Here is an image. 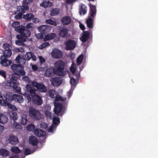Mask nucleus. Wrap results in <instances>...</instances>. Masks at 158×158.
<instances>
[{"mask_svg": "<svg viewBox=\"0 0 158 158\" xmlns=\"http://www.w3.org/2000/svg\"><path fill=\"white\" fill-rule=\"evenodd\" d=\"M14 28L15 31L20 34L16 36L18 40L16 41V44L20 46L24 45L23 42L26 41L27 38L30 36L31 32L28 29H25V27H22L20 26H17Z\"/></svg>", "mask_w": 158, "mask_h": 158, "instance_id": "nucleus-1", "label": "nucleus"}, {"mask_svg": "<svg viewBox=\"0 0 158 158\" xmlns=\"http://www.w3.org/2000/svg\"><path fill=\"white\" fill-rule=\"evenodd\" d=\"M18 78L15 75H12L9 77V78L7 81V85L9 87H12L16 92L19 94H21V88L18 87L17 83Z\"/></svg>", "mask_w": 158, "mask_h": 158, "instance_id": "nucleus-2", "label": "nucleus"}, {"mask_svg": "<svg viewBox=\"0 0 158 158\" xmlns=\"http://www.w3.org/2000/svg\"><path fill=\"white\" fill-rule=\"evenodd\" d=\"M11 68L15 75L23 76L26 74V72L24 70V67L22 65L13 64L11 66Z\"/></svg>", "mask_w": 158, "mask_h": 158, "instance_id": "nucleus-3", "label": "nucleus"}, {"mask_svg": "<svg viewBox=\"0 0 158 158\" xmlns=\"http://www.w3.org/2000/svg\"><path fill=\"white\" fill-rule=\"evenodd\" d=\"M55 64L56 69L59 73V75L64 76L66 74V72L64 71L65 65L64 62L61 60H59L56 62Z\"/></svg>", "mask_w": 158, "mask_h": 158, "instance_id": "nucleus-4", "label": "nucleus"}, {"mask_svg": "<svg viewBox=\"0 0 158 158\" xmlns=\"http://www.w3.org/2000/svg\"><path fill=\"white\" fill-rule=\"evenodd\" d=\"M29 114L30 117L34 120H39L41 119V114L40 111L32 106L29 109Z\"/></svg>", "mask_w": 158, "mask_h": 158, "instance_id": "nucleus-5", "label": "nucleus"}, {"mask_svg": "<svg viewBox=\"0 0 158 158\" xmlns=\"http://www.w3.org/2000/svg\"><path fill=\"white\" fill-rule=\"evenodd\" d=\"M0 97L2 98L5 105L13 101V94L11 93L7 92L4 94L2 96L1 93L0 92Z\"/></svg>", "mask_w": 158, "mask_h": 158, "instance_id": "nucleus-6", "label": "nucleus"}, {"mask_svg": "<svg viewBox=\"0 0 158 158\" xmlns=\"http://www.w3.org/2000/svg\"><path fill=\"white\" fill-rule=\"evenodd\" d=\"M32 84L41 92L46 93L47 91V87L43 83H38L36 81H33L32 82Z\"/></svg>", "mask_w": 158, "mask_h": 158, "instance_id": "nucleus-7", "label": "nucleus"}, {"mask_svg": "<svg viewBox=\"0 0 158 158\" xmlns=\"http://www.w3.org/2000/svg\"><path fill=\"white\" fill-rule=\"evenodd\" d=\"M76 45L75 41L71 39L68 40L65 44V49L67 50H70L73 49L75 48Z\"/></svg>", "mask_w": 158, "mask_h": 158, "instance_id": "nucleus-8", "label": "nucleus"}, {"mask_svg": "<svg viewBox=\"0 0 158 158\" xmlns=\"http://www.w3.org/2000/svg\"><path fill=\"white\" fill-rule=\"evenodd\" d=\"M52 84L54 86H60L62 82V80L59 77H54L50 79Z\"/></svg>", "mask_w": 158, "mask_h": 158, "instance_id": "nucleus-9", "label": "nucleus"}, {"mask_svg": "<svg viewBox=\"0 0 158 158\" xmlns=\"http://www.w3.org/2000/svg\"><path fill=\"white\" fill-rule=\"evenodd\" d=\"M32 101L33 103L40 106L43 103L42 98L38 95H35L32 96Z\"/></svg>", "mask_w": 158, "mask_h": 158, "instance_id": "nucleus-10", "label": "nucleus"}, {"mask_svg": "<svg viewBox=\"0 0 158 158\" xmlns=\"http://www.w3.org/2000/svg\"><path fill=\"white\" fill-rule=\"evenodd\" d=\"M7 58L4 56H0V64L3 66L7 67L11 64L12 60H9Z\"/></svg>", "mask_w": 158, "mask_h": 158, "instance_id": "nucleus-11", "label": "nucleus"}, {"mask_svg": "<svg viewBox=\"0 0 158 158\" xmlns=\"http://www.w3.org/2000/svg\"><path fill=\"white\" fill-rule=\"evenodd\" d=\"M89 7V17L91 18H94L96 15L97 9L96 7L94 5H92L90 3L88 4Z\"/></svg>", "mask_w": 158, "mask_h": 158, "instance_id": "nucleus-12", "label": "nucleus"}, {"mask_svg": "<svg viewBox=\"0 0 158 158\" xmlns=\"http://www.w3.org/2000/svg\"><path fill=\"white\" fill-rule=\"evenodd\" d=\"M38 29L39 31L44 33L45 35L47 33L49 32L51 30V27L50 26L46 25L40 26Z\"/></svg>", "mask_w": 158, "mask_h": 158, "instance_id": "nucleus-13", "label": "nucleus"}, {"mask_svg": "<svg viewBox=\"0 0 158 158\" xmlns=\"http://www.w3.org/2000/svg\"><path fill=\"white\" fill-rule=\"evenodd\" d=\"M69 30L65 27L61 28L59 31V35L63 38H67L68 37V33Z\"/></svg>", "mask_w": 158, "mask_h": 158, "instance_id": "nucleus-14", "label": "nucleus"}, {"mask_svg": "<svg viewBox=\"0 0 158 158\" xmlns=\"http://www.w3.org/2000/svg\"><path fill=\"white\" fill-rule=\"evenodd\" d=\"M52 56L55 59H60L62 57L63 53L61 51L55 49L52 52Z\"/></svg>", "mask_w": 158, "mask_h": 158, "instance_id": "nucleus-15", "label": "nucleus"}, {"mask_svg": "<svg viewBox=\"0 0 158 158\" xmlns=\"http://www.w3.org/2000/svg\"><path fill=\"white\" fill-rule=\"evenodd\" d=\"M25 88L26 90L29 93L32 97L33 95H36V92L37 90L32 85L27 84L25 86Z\"/></svg>", "mask_w": 158, "mask_h": 158, "instance_id": "nucleus-16", "label": "nucleus"}, {"mask_svg": "<svg viewBox=\"0 0 158 158\" xmlns=\"http://www.w3.org/2000/svg\"><path fill=\"white\" fill-rule=\"evenodd\" d=\"M56 73L55 69L54 67H50L47 69L45 72V75L47 77H51Z\"/></svg>", "mask_w": 158, "mask_h": 158, "instance_id": "nucleus-17", "label": "nucleus"}, {"mask_svg": "<svg viewBox=\"0 0 158 158\" xmlns=\"http://www.w3.org/2000/svg\"><path fill=\"white\" fill-rule=\"evenodd\" d=\"M33 1V0H23L22 2V6H19L18 7L21 9H22L25 11L29 9L28 4Z\"/></svg>", "mask_w": 158, "mask_h": 158, "instance_id": "nucleus-18", "label": "nucleus"}, {"mask_svg": "<svg viewBox=\"0 0 158 158\" xmlns=\"http://www.w3.org/2000/svg\"><path fill=\"white\" fill-rule=\"evenodd\" d=\"M9 143L13 145H15L19 142L18 138L14 135H10L8 139Z\"/></svg>", "mask_w": 158, "mask_h": 158, "instance_id": "nucleus-19", "label": "nucleus"}, {"mask_svg": "<svg viewBox=\"0 0 158 158\" xmlns=\"http://www.w3.org/2000/svg\"><path fill=\"white\" fill-rule=\"evenodd\" d=\"M63 108V106L61 103H58L55 106L54 112L56 114L59 115L62 111Z\"/></svg>", "mask_w": 158, "mask_h": 158, "instance_id": "nucleus-20", "label": "nucleus"}, {"mask_svg": "<svg viewBox=\"0 0 158 158\" xmlns=\"http://www.w3.org/2000/svg\"><path fill=\"white\" fill-rule=\"evenodd\" d=\"M89 32L88 31H84L82 36L80 38V40L83 43L87 41L89 38Z\"/></svg>", "mask_w": 158, "mask_h": 158, "instance_id": "nucleus-21", "label": "nucleus"}, {"mask_svg": "<svg viewBox=\"0 0 158 158\" xmlns=\"http://www.w3.org/2000/svg\"><path fill=\"white\" fill-rule=\"evenodd\" d=\"M62 23L64 25L69 24L71 22V19L69 16H67L63 17L61 19Z\"/></svg>", "mask_w": 158, "mask_h": 158, "instance_id": "nucleus-22", "label": "nucleus"}, {"mask_svg": "<svg viewBox=\"0 0 158 158\" xmlns=\"http://www.w3.org/2000/svg\"><path fill=\"white\" fill-rule=\"evenodd\" d=\"M35 135L39 137H44L46 135L45 131L40 129H36L34 131Z\"/></svg>", "mask_w": 158, "mask_h": 158, "instance_id": "nucleus-23", "label": "nucleus"}, {"mask_svg": "<svg viewBox=\"0 0 158 158\" xmlns=\"http://www.w3.org/2000/svg\"><path fill=\"white\" fill-rule=\"evenodd\" d=\"M27 122V115L25 114H22L19 119V123L22 125H25Z\"/></svg>", "mask_w": 158, "mask_h": 158, "instance_id": "nucleus-24", "label": "nucleus"}, {"mask_svg": "<svg viewBox=\"0 0 158 158\" xmlns=\"http://www.w3.org/2000/svg\"><path fill=\"white\" fill-rule=\"evenodd\" d=\"M25 57L26 60H29L31 59H32V60L35 61L36 59V56L31 52L27 53L26 55H25Z\"/></svg>", "mask_w": 158, "mask_h": 158, "instance_id": "nucleus-25", "label": "nucleus"}, {"mask_svg": "<svg viewBox=\"0 0 158 158\" xmlns=\"http://www.w3.org/2000/svg\"><path fill=\"white\" fill-rule=\"evenodd\" d=\"M15 60L16 62L20 65L24 64L26 62V59L23 56H21L20 55H18L15 59Z\"/></svg>", "mask_w": 158, "mask_h": 158, "instance_id": "nucleus-26", "label": "nucleus"}, {"mask_svg": "<svg viewBox=\"0 0 158 158\" xmlns=\"http://www.w3.org/2000/svg\"><path fill=\"white\" fill-rule=\"evenodd\" d=\"M13 100L19 103H22L23 101V96L21 95L16 94H13Z\"/></svg>", "mask_w": 158, "mask_h": 158, "instance_id": "nucleus-27", "label": "nucleus"}, {"mask_svg": "<svg viewBox=\"0 0 158 158\" xmlns=\"http://www.w3.org/2000/svg\"><path fill=\"white\" fill-rule=\"evenodd\" d=\"M17 10L19 13L15 16V19H19L22 18L23 15L25 12V11L24 10L21 9L20 8H17Z\"/></svg>", "mask_w": 158, "mask_h": 158, "instance_id": "nucleus-28", "label": "nucleus"}, {"mask_svg": "<svg viewBox=\"0 0 158 158\" xmlns=\"http://www.w3.org/2000/svg\"><path fill=\"white\" fill-rule=\"evenodd\" d=\"M29 143L33 146H36L38 144V141L34 136H31L29 139Z\"/></svg>", "mask_w": 158, "mask_h": 158, "instance_id": "nucleus-29", "label": "nucleus"}, {"mask_svg": "<svg viewBox=\"0 0 158 158\" xmlns=\"http://www.w3.org/2000/svg\"><path fill=\"white\" fill-rule=\"evenodd\" d=\"M8 121L7 116L3 114L0 113V123L2 124L6 123Z\"/></svg>", "mask_w": 158, "mask_h": 158, "instance_id": "nucleus-30", "label": "nucleus"}, {"mask_svg": "<svg viewBox=\"0 0 158 158\" xmlns=\"http://www.w3.org/2000/svg\"><path fill=\"white\" fill-rule=\"evenodd\" d=\"M10 117V118L11 120H13L14 122L18 119V117L17 114L16 112L13 111H10L9 113Z\"/></svg>", "mask_w": 158, "mask_h": 158, "instance_id": "nucleus-31", "label": "nucleus"}, {"mask_svg": "<svg viewBox=\"0 0 158 158\" xmlns=\"http://www.w3.org/2000/svg\"><path fill=\"white\" fill-rule=\"evenodd\" d=\"M93 20L90 17L86 20V23L87 26L89 28H92L93 27Z\"/></svg>", "mask_w": 158, "mask_h": 158, "instance_id": "nucleus-32", "label": "nucleus"}, {"mask_svg": "<svg viewBox=\"0 0 158 158\" xmlns=\"http://www.w3.org/2000/svg\"><path fill=\"white\" fill-rule=\"evenodd\" d=\"M45 35V36L44 38V40L46 41L53 39L56 36V35L55 33H51L48 34L46 35Z\"/></svg>", "mask_w": 158, "mask_h": 158, "instance_id": "nucleus-33", "label": "nucleus"}, {"mask_svg": "<svg viewBox=\"0 0 158 158\" xmlns=\"http://www.w3.org/2000/svg\"><path fill=\"white\" fill-rule=\"evenodd\" d=\"M87 7L85 5L81 4L80 8L79 9V12L80 15L83 14L85 15L87 13L86 10Z\"/></svg>", "mask_w": 158, "mask_h": 158, "instance_id": "nucleus-34", "label": "nucleus"}, {"mask_svg": "<svg viewBox=\"0 0 158 158\" xmlns=\"http://www.w3.org/2000/svg\"><path fill=\"white\" fill-rule=\"evenodd\" d=\"M52 5V3L50 1H44L43 2L40 4V6L44 8L47 7H50Z\"/></svg>", "mask_w": 158, "mask_h": 158, "instance_id": "nucleus-35", "label": "nucleus"}, {"mask_svg": "<svg viewBox=\"0 0 158 158\" xmlns=\"http://www.w3.org/2000/svg\"><path fill=\"white\" fill-rule=\"evenodd\" d=\"M9 152L6 149L4 148L0 149V155L3 156L7 157L9 155Z\"/></svg>", "mask_w": 158, "mask_h": 158, "instance_id": "nucleus-36", "label": "nucleus"}, {"mask_svg": "<svg viewBox=\"0 0 158 158\" xmlns=\"http://www.w3.org/2000/svg\"><path fill=\"white\" fill-rule=\"evenodd\" d=\"M60 12V10L57 8H54L52 9L51 11L50 15L54 16L58 15Z\"/></svg>", "mask_w": 158, "mask_h": 158, "instance_id": "nucleus-37", "label": "nucleus"}, {"mask_svg": "<svg viewBox=\"0 0 158 158\" xmlns=\"http://www.w3.org/2000/svg\"><path fill=\"white\" fill-rule=\"evenodd\" d=\"M34 17V15L32 14L27 13L23 15V18L26 20L29 21L32 19Z\"/></svg>", "mask_w": 158, "mask_h": 158, "instance_id": "nucleus-38", "label": "nucleus"}, {"mask_svg": "<svg viewBox=\"0 0 158 158\" xmlns=\"http://www.w3.org/2000/svg\"><path fill=\"white\" fill-rule=\"evenodd\" d=\"M12 54L11 50L10 49L6 50H5L3 54L2 55V56H4L8 58L10 57Z\"/></svg>", "mask_w": 158, "mask_h": 158, "instance_id": "nucleus-39", "label": "nucleus"}, {"mask_svg": "<svg viewBox=\"0 0 158 158\" xmlns=\"http://www.w3.org/2000/svg\"><path fill=\"white\" fill-rule=\"evenodd\" d=\"M56 92V91L53 89L49 90L48 92L49 96L52 98H56L55 95Z\"/></svg>", "mask_w": 158, "mask_h": 158, "instance_id": "nucleus-40", "label": "nucleus"}, {"mask_svg": "<svg viewBox=\"0 0 158 158\" xmlns=\"http://www.w3.org/2000/svg\"><path fill=\"white\" fill-rule=\"evenodd\" d=\"M36 127L33 124H30L28 125L27 127V130L29 131H33L34 133V131L36 130Z\"/></svg>", "mask_w": 158, "mask_h": 158, "instance_id": "nucleus-41", "label": "nucleus"}, {"mask_svg": "<svg viewBox=\"0 0 158 158\" xmlns=\"http://www.w3.org/2000/svg\"><path fill=\"white\" fill-rule=\"evenodd\" d=\"M10 150L12 152L15 153H19L21 152V150L17 146L11 147Z\"/></svg>", "mask_w": 158, "mask_h": 158, "instance_id": "nucleus-42", "label": "nucleus"}, {"mask_svg": "<svg viewBox=\"0 0 158 158\" xmlns=\"http://www.w3.org/2000/svg\"><path fill=\"white\" fill-rule=\"evenodd\" d=\"M35 149L36 148H35L33 150L31 151L29 148H26L24 150V154L26 155L31 154L35 152Z\"/></svg>", "mask_w": 158, "mask_h": 158, "instance_id": "nucleus-43", "label": "nucleus"}, {"mask_svg": "<svg viewBox=\"0 0 158 158\" xmlns=\"http://www.w3.org/2000/svg\"><path fill=\"white\" fill-rule=\"evenodd\" d=\"M83 56V55L81 54L77 58V64L78 65H79L82 63Z\"/></svg>", "mask_w": 158, "mask_h": 158, "instance_id": "nucleus-44", "label": "nucleus"}, {"mask_svg": "<svg viewBox=\"0 0 158 158\" xmlns=\"http://www.w3.org/2000/svg\"><path fill=\"white\" fill-rule=\"evenodd\" d=\"M46 22L48 24H49L54 26H56L57 25L56 22L52 20L49 19L46 20Z\"/></svg>", "mask_w": 158, "mask_h": 158, "instance_id": "nucleus-45", "label": "nucleus"}, {"mask_svg": "<svg viewBox=\"0 0 158 158\" xmlns=\"http://www.w3.org/2000/svg\"><path fill=\"white\" fill-rule=\"evenodd\" d=\"M5 106H7L8 107V108L11 109L12 110L14 111H16L17 110V108L14 105H12L10 103H9L7 104H6V105H5Z\"/></svg>", "mask_w": 158, "mask_h": 158, "instance_id": "nucleus-46", "label": "nucleus"}, {"mask_svg": "<svg viewBox=\"0 0 158 158\" xmlns=\"http://www.w3.org/2000/svg\"><path fill=\"white\" fill-rule=\"evenodd\" d=\"M60 122V118L59 117H54L53 119V123L54 125H57Z\"/></svg>", "mask_w": 158, "mask_h": 158, "instance_id": "nucleus-47", "label": "nucleus"}, {"mask_svg": "<svg viewBox=\"0 0 158 158\" xmlns=\"http://www.w3.org/2000/svg\"><path fill=\"white\" fill-rule=\"evenodd\" d=\"M49 44H50L48 42H45L40 45L39 46V48L40 49H42L47 46H49Z\"/></svg>", "mask_w": 158, "mask_h": 158, "instance_id": "nucleus-48", "label": "nucleus"}, {"mask_svg": "<svg viewBox=\"0 0 158 158\" xmlns=\"http://www.w3.org/2000/svg\"><path fill=\"white\" fill-rule=\"evenodd\" d=\"M14 124L17 129H21L22 128L21 124L19 123H16L15 121L14 122Z\"/></svg>", "mask_w": 158, "mask_h": 158, "instance_id": "nucleus-49", "label": "nucleus"}, {"mask_svg": "<svg viewBox=\"0 0 158 158\" xmlns=\"http://www.w3.org/2000/svg\"><path fill=\"white\" fill-rule=\"evenodd\" d=\"M2 47L5 50H8L10 49V48L11 47L10 46V44L7 43H5L3 44L2 46Z\"/></svg>", "mask_w": 158, "mask_h": 158, "instance_id": "nucleus-50", "label": "nucleus"}, {"mask_svg": "<svg viewBox=\"0 0 158 158\" xmlns=\"http://www.w3.org/2000/svg\"><path fill=\"white\" fill-rule=\"evenodd\" d=\"M45 35L44 33L40 32L36 34V37L38 39H42L44 38V35Z\"/></svg>", "mask_w": 158, "mask_h": 158, "instance_id": "nucleus-51", "label": "nucleus"}, {"mask_svg": "<svg viewBox=\"0 0 158 158\" xmlns=\"http://www.w3.org/2000/svg\"><path fill=\"white\" fill-rule=\"evenodd\" d=\"M0 76H2L5 79L6 78V72L2 70H0Z\"/></svg>", "mask_w": 158, "mask_h": 158, "instance_id": "nucleus-52", "label": "nucleus"}, {"mask_svg": "<svg viewBox=\"0 0 158 158\" xmlns=\"http://www.w3.org/2000/svg\"><path fill=\"white\" fill-rule=\"evenodd\" d=\"M65 100V98L61 97L60 96H56L55 98V100L56 101H64Z\"/></svg>", "mask_w": 158, "mask_h": 158, "instance_id": "nucleus-53", "label": "nucleus"}, {"mask_svg": "<svg viewBox=\"0 0 158 158\" xmlns=\"http://www.w3.org/2000/svg\"><path fill=\"white\" fill-rule=\"evenodd\" d=\"M40 126L43 129H46L48 128V125L47 123L43 122L41 124Z\"/></svg>", "mask_w": 158, "mask_h": 158, "instance_id": "nucleus-54", "label": "nucleus"}, {"mask_svg": "<svg viewBox=\"0 0 158 158\" xmlns=\"http://www.w3.org/2000/svg\"><path fill=\"white\" fill-rule=\"evenodd\" d=\"M76 82V80L75 79L73 78V77H72L71 78L70 81V83L72 86L74 85Z\"/></svg>", "mask_w": 158, "mask_h": 158, "instance_id": "nucleus-55", "label": "nucleus"}, {"mask_svg": "<svg viewBox=\"0 0 158 158\" xmlns=\"http://www.w3.org/2000/svg\"><path fill=\"white\" fill-rule=\"evenodd\" d=\"M19 22L17 21L14 22L12 24V26L14 28L15 27H16L17 26H19Z\"/></svg>", "mask_w": 158, "mask_h": 158, "instance_id": "nucleus-56", "label": "nucleus"}, {"mask_svg": "<svg viewBox=\"0 0 158 158\" xmlns=\"http://www.w3.org/2000/svg\"><path fill=\"white\" fill-rule=\"evenodd\" d=\"M45 113L46 116L47 117H50L51 116V113L48 111L46 110Z\"/></svg>", "mask_w": 158, "mask_h": 158, "instance_id": "nucleus-57", "label": "nucleus"}, {"mask_svg": "<svg viewBox=\"0 0 158 158\" xmlns=\"http://www.w3.org/2000/svg\"><path fill=\"white\" fill-rule=\"evenodd\" d=\"M33 24L32 23H29L27 24L26 27H25V29H28L29 28H32Z\"/></svg>", "mask_w": 158, "mask_h": 158, "instance_id": "nucleus-58", "label": "nucleus"}, {"mask_svg": "<svg viewBox=\"0 0 158 158\" xmlns=\"http://www.w3.org/2000/svg\"><path fill=\"white\" fill-rule=\"evenodd\" d=\"M54 128V126L52 125L48 129V131L49 132H53V129Z\"/></svg>", "mask_w": 158, "mask_h": 158, "instance_id": "nucleus-59", "label": "nucleus"}, {"mask_svg": "<svg viewBox=\"0 0 158 158\" xmlns=\"http://www.w3.org/2000/svg\"><path fill=\"white\" fill-rule=\"evenodd\" d=\"M39 58L40 62L42 63L44 62L45 61L44 59L42 56H39Z\"/></svg>", "mask_w": 158, "mask_h": 158, "instance_id": "nucleus-60", "label": "nucleus"}, {"mask_svg": "<svg viewBox=\"0 0 158 158\" xmlns=\"http://www.w3.org/2000/svg\"><path fill=\"white\" fill-rule=\"evenodd\" d=\"M31 95H27V100H28V102H30L31 99L32 100V96H31Z\"/></svg>", "mask_w": 158, "mask_h": 158, "instance_id": "nucleus-61", "label": "nucleus"}, {"mask_svg": "<svg viewBox=\"0 0 158 158\" xmlns=\"http://www.w3.org/2000/svg\"><path fill=\"white\" fill-rule=\"evenodd\" d=\"M79 27L82 30H84L85 29V26L82 23L80 24Z\"/></svg>", "mask_w": 158, "mask_h": 158, "instance_id": "nucleus-62", "label": "nucleus"}, {"mask_svg": "<svg viewBox=\"0 0 158 158\" xmlns=\"http://www.w3.org/2000/svg\"><path fill=\"white\" fill-rule=\"evenodd\" d=\"M32 68L34 70H37L38 67L35 65H33L32 66Z\"/></svg>", "mask_w": 158, "mask_h": 158, "instance_id": "nucleus-63", "label": "nucleus"}, {"mask_svg": "<svg viewBox=\"0 0 158 158\" xmlns=\"http://www.w3.org/2000/svg\"><path fill=\"white\" fill-rule=\"evenodd\" d=\"M22 79L24 81H27L28 80L29 78L27 76H24L23 77Z\"/></svg>", "mask_w": 158, "mask_h": 158, "instance_id": "nucleus-64", "label": "nucleus"}]
</instances>
